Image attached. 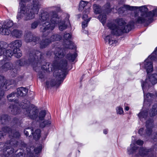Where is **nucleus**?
<instances>
[{
    "instance_id": "1",
    "label": "nucleus",
    "mask_w": 157,
    "mask_h": 157,
    "mask_svg": "<svg viewBox=\"0 0 157 157\" xmlns=\"http://www.w3.org/2000/svg\"><path fill=\"white\" fill-rule=\"evenodd\" d=\"M100 20L105 27L111 30V34L106 36L104 39L106 43L112 45L116 41L114 40V35L119 36L124 33H128L134 28L135 25L146 26L153 22V20Z\"/></svg>"
},
{
    "instance_id": "2",
    "label": "nucleus",
    "mask_w": 157,
    "mask_h": 157,
    "mask_svg": "<svg viewBox=\"0 0 157 157\" xmlns=\"http://www.w3.org/2000/svg\"><path fill=\"white\" fill-rule=\"evenodd\" d=\"M55 60L52 64L46 63V64L42 66V69L49 72L54 71L53 76L55 78L51 82L50 84L48 81L46 82V86L48 88L50 86H59L63 83L67 75V61L62 60V58L64 56V53L61 49L57 48L54 52Z\"/></svg>"
},
{
    "instance_id": "3",
    "label": "nucleus",
    "mask_w": 157,
    "mask_h": 157,
    "mask_svg": "<svg viewBox=\"0 0 157 157\" xmlns=\"http://www.w3.org/2000/svg\"><path fill=\"white\" fill-rule=\"evenodd\" d=\"M7 133L9 134L10 138L12 137L13 138L11 139L9 142H7L5 144L0 143V151H1L0 153L2 154V155L1 156L2 157H7V155H9L12 151L13 152V147L18 146L20 147V149L23 151L22 152H19L16 155V157H24L26 155V157H34L33 153L31 152V147L27 146L23 142L21 141L20 143L14 140L15 138H18L20 136L18 132L9 127H3L2 131H0V139L3 136L6 135Z\"/></svg>"
},
{
    "instance_id": "4",
    "label": "nucleus",
    "mask_w": 157,
    "mask_h": 157,
    "mask_svg": "<svg viewBox=\"0 0 157 157\" xmlns=\"http://www.w3.org/2000/svg\"><path fill=\"white\" fill-rule=\"evenodd\" d=\"M20 11L18 13L17 19H32L37 14L40 7V5L38 0H33L31 8L28 6H25V3L30 0H20Z\"/></svg>"
},
{
    "instance_id": "5",
    "label": "nucleus",
    "mask_w": 157,
    "mask_h": 157,
    "mask_svg": "<svg viewBox=\"0 0 157 157\" xmlns=\"http://www.w3.org/2000/svg\"><path fill=\"white\" fill-rule=\"evenodd\" d=\"M128 154L132 157H157V143L150 148L139 147L133 142L127 148Z\"/></svg>"
},
{
    "instance_id": "6",
    "label": "nucleus",
    "mask_w": 157,
    "mask_h": 157,
    "mask_svg": "<svg viewBox=\"0 0 157 157\" xmlns=\"http://www.w3.org/2000/svg\"><path fill=\"white\" fill-rule=\"evenodd\" d=\"M22 109L21 112L26 117L33 120L36 119L38 117V110L34 105L31 104L28 101L23 102L19 104Z\"/></svg>"
},
{
    "instance_id": "7",
    "label": "nucleus",
    "mask_w": 157,
    "mask_h": 157,
    "mask_svg": "<svg viewBox=\"0 0 157 157\" xmlns=\"http://www.w3.org/2000/svg\"><path fill=\"white\" fill-rule=\"evenodd\" d=\"M13 25L12 20H6L0 23V34L4 35H9L10 33L13 36L17 38H20L23 34L22 31L14 29L11 32L10 28Z\"/></svg>"
},
{
    "instance_id": "8",
    "label": "nucleus",
    "mask_w": 157,
    "mask_h": 157,
    "mask_svg": "<svg viewBox=\"0 0 157 157\" xmlns=\"http://www.w3.org/2000/svg\"><path fill=\"white\" fill-rule=\"evenodd\" d=\"M44 54L39 51L33 50L30 52L29 57L28 60L25 62L24 60H21L17 61L20 66L25 64L31 65L34 67L35 65H38V63L44 58Z\"/></svg>"
},
{
    "instance_id": "9",
    "label": "nucleus",
    "mask_w": 157,
    "mask_h": 157,
    "mask_svg": "<svg viewBox=\"0 0 157 157\" xmlns=\"http://www.w3.org/2000/svg\"><path fill=\"white\" fill-rule=\"evenodd\" d=\"M124 7L131 11L139 9L140 12L136 11L135 12L134 16L137 20H142L147 17L149 18L154 17L153 10L148 12V9L146 6L138 7L125 5Z\"/></svg>"
},
{
    "instance_id": "10",
    "label": "nucleus",
    "mask_w": 157,
    "mask_h": 157,
    "mask_svg": "<svg viewBox=\"0 0 157 157\" xmlns=\"http://www.w3.org/2000/svg\"><path fill=\"white\" fill-rule=\"evenodd\" d=\"M149 82H150L152 84H156L157 82V74H153L148 76V78H146L145 82H141V86L144 94V101H149L152 100V98L155 96L152 94L150 93H148L146 95H145V88L149 86Z\"/></svg>"
},
{
    "instance_id": "11",
    "label": "nucleus",
    "mask_w": 157,
    "mask_h": 157,
    "mask_svg": "<svg viewBox=\"0 0 157 157\" xmlns=\"http://www.w3.org/2000/svg\"><path fill=\"white\" fill-rule=\"evenodd\" d=\"M25 41L27 43L33 42L34 44L40 42V48H46L50 44L49 39L46 38L43 39L40 41V39L39 37L34 36L32 33L29 32L25 34L24 35Z\"/></svg>"
},
{
    "instance_id": "12",
    "label": "nucleus",
    "mask_w": 157,
    "mask_h": 157,
    "mask_svg": "<svg viewBox=\"0 0 157 157\" xmlns=\"http://www.w3.org/2000/svg\"><path fill=\"white\" fill-rule=\"evenodd\" d=\"M49 8L53 10L50 11L48 14L47 12L41 11L40 14L39 15L40 20H57L61 18L60 16L57 13L61 10L59 6H53L50 7Z\"/></svg>"
},
{
    "instance_id": "13",
    "label": "nucleus",
    "mask_w": 157,
    "mask_h": 157,
    "mask_svg": "<svg viewBox=\"0 0 157 157\" xmlns=\"http://www.w3.org/2000/svg\"><path fill=\"white\" fill-rule=\"evenodd\" d=\"M40 24H42V26L40 28V31L42 33L46 32L49 33L54 28L55 24L54 23L50 24L48 20H36L32 23L31 28L33 29L36 28L37 26Z\"/></svg>"
},
{
    "instance_id": "14",
    "label": "nucleus",
    "mask_w": 157,
    "mask_h": 157,
    "mask_svg": "<svg viewBox=\"0 0 157 157\" xmlns=\"http://www.w3.org/2000/svg\"><path fill=\"white\" fill-rule=\"evenodd\" d=\"M8 45L6 42H0V56L2 55L5 60H10L11 57L14 54L13 51L12 52V50L10 49H5Z\"/></svg>"
},
{
    "instance_id": "15",
    "label": "nucleus",
    "mask_w": 157,
    "mask_h": 157,
    "mask_svg": "<svg viewBox=\"0 0 157 157\" xmlns=\"http://www.w3.org/2000/svg\"><path fill=\"white\" fill-rule=\"evenodd\" d=\"M153 60H155L153 54H152L149 56L144 63L140 64V67H143L146 70L148 75L153 71Z\"/></svg>"
},
{
    "instance_id": "16",
    "label": "nucleus",
    "mask_w": 157,
    "mask_h": 157,
    "mask_svg": "<svg viewBox=\"0 0 157 157\" xmlns=\"http://www.w3.org/2000/svg\"><path fill=\"white\" fill-rule=\"evenodd\" d=\"M22 42L20 40H17L12 42L8 45V47L13 49V52L16 57L19 58L22 56V54L19 49L22 45Z\"/></svg>"
},
{
    "instance_id": "17",
    "label": "nucleus",
    "mask_w": 157,
    "mask_h": 157,
    "mask_svg": "<svg viewBox=\"0 0 157 157\" xmlns=\"http://www.w3.org/2000/svg\"><path fill=\"white\" fill-rule=\"evenodd\" d=\"M13 80H6L3 76L0 75V99L4 94V91L6 90L7 86L13 83Z\"/></svg>"
},
{
    "instance_id": "18",
    "label": "nucleus",
    "mask_w": 157,
    "mask_h": 157,
    "mask_svg": "<svg viewBox=\"0 0 157 157\" xmlns=\"http://www.w3.org/2000/svg\"><path fill=\"white\" fill-rule=\"evenodd\" d=\"M50 22V24L54 23L55 26L58 23L59 29L61 31L65 29L67 27V25L64 21V20H48Z\"/></svg>"
},
{
    "instance_id": "19",
    "label": "nucleus",
    "mask_w": 157,
    "mask_h": 157,
    "mask_svg": "<svg viewBox=\"0 0 157 157\" xmlns=\"http://www.w3.org/2000/svg\"><path fill=\"white\" fill-rule=\"evenodd\" d=\"M153 121L151 120H148L146 122V130L145 136H150L152 133L153 127Z\"/></svg>"
},
{
    "instance_id": "20",
    "label": "nucleus",
    "mask_w": 157,
    "mask_h": 157,
    "mask_svg": "<svg viewBox=\"0 0 157 157\" xmlns=\"http://www.w3.org/2000/svg\"><path fill=\"white\" fill-rule=\"evenodd\" d=\"M77 56V54L76 52L75 49L73 51H71L68 53L66 56V58L70 62H73L76 60Z\"/></svg>"
},
{
    "instance_id": "21",
    "label": "nucleus",
    "mask_w": 157,
    "mask_h": 157,
    "mask_svg": "<svg viewBox=\"0 0 157 157\" xmlns=\"http://www.w3.org/2000/svg\"><path fill=\"white\" fill-rule=\"evenodd\" d=\"M88 2L85 1H81L79 4V7L78 10L80 11H82L84 9H86V13H87L89 12L90 10V8L89 7H87V5L88 4Z\"/></svg>"
},
{
    "instance_id": "22",
    "label": "nucleus",
    "mask_w": 157,
    "mask_h": 157,
    "mask_svg": "<svg viewBox=\"0 0 157 157\" xmlns=\"http://www.w3.org/2000/svg\"><path fill=\"white\" fill-rule=\"evenodd\" d=\"M28 92V90L25 88L21 87L17 89V94L21 97L25 96Z\"/></svg>"
},
{
    "instance_id": "23",
    "label": "nucleus",
    "mask_w": 157,
    "mask_h": 157,
    "mask_svg": "<svg viewBox=\"0 0 157 157\" xmlns=\"http://www.w3.org/2000/svg\"><path fill=\"white\" fill-rule=\"evenodd\" d=\"M113 9V8L111 7L110 3L109 2H107L102 7L103 11L107 14L111 13Z\"/></svg>"
},
{
    "instance_id": "24",
    "label": "nucleus",
    "mask_w": 157,
    "mask_h": 157,
    "mask_svg": "<svg viewBox=\"0 0 157 157\" xmlns=\"http://www.w3.org/2000/svg\"><path fill=\"white\" fill-rule=\"evenodd\" d=\"M138 116L141 121L145 120L148 117L147 111V110H142L138 114Z\"/></svg>"
},
{
    "instance_id": "25",
    "label": "nucleus",
    "mask_w": 157,
    "mask_h": 157,
    "mask_svg": "<svg viewBox=\"0 0 157 157\" xmlns=\"http://www.w3.org/2000/svg\"><path fill=\"white\" fill-rule=\"evenodd\" d=\"M93 8L94 13L96 14H99L102 12V8L98 5L94 4L93 6Z\"/></svg>"
},
{
    "instance_id": "26",
    "label": "nucleus",
    "mask_w": 157,
    "mask_h": 157,
    "mask_svg": "<svg viewBox=\"0 0 157 157\" xmlns=\"http://www.w3.org/2000/svg\"><path fill=\"white\" fill-rule=\"evenodd\" d=\"M13 64L10 62H8L3 65L2 67V69L5 71L11 70L13 67Z\"/></svg>"
},
{
    "instance_id": "27",
    "label": "nucleus",
    "mask_w": 157,
    "mask_h": 157,
    "mask_svg": "<svg viewBox=\"0 0 157 157\" xmlns=\"http://www.w3.org/2000/svg\"><path fill=\"white\" fill-rule=\"evenodd\" d=\"M157 114V104H155L152 109L149 112V115L151 117L154 116Z\"/></svg>"
},
{
    "instance_id": "28",
    "label": "nucleus",
    "mask_w": 157,
    "mask_h": 157,
    "mask_svg": "<svg viewBox=\"0 0 157 157\" xmlns=\"http://www.w3.org/2000/svg\"><path fill=\"white\" fill-rule=\"evenodd\" d=\"M62 38V37L59 35L55 34L51 36L49 39V41L50 42V43L52 42L55 41H57L60 40Z\"/></svg>"
},
{
    "instance_id": "29",
    "label": "nucleus",
    "mask_w": 157,
    "mask_h": 157,
    "mask_svg": "<svg viewBox=\"0 0 157 157\" xmlns=\"http://www.w3.org/2000/svg\"><path fill=\"white\" fill-rule=\"evenodd\" d=\"M10 108L11 109L12 113L13 114H17L20 111V109L14 105H10Z\"/></svg>"
},
{
    "instance_id": "30",
    "label": "nucleus",
    "mask_w": 157,
    "mask_h": 157,
    "mask_svg": "<svg viewBox=\"0 0 157 157\" xmlns=\"http://www.w3.org/2000/svg\"><path fill=\"white\" fill-rule=\"evenodd\" d=\"M40 130L38 129L35 130L34 133L32 134L33 135V138L35 140H37L39 139L40 136Z\"/></svg>"
},
{
    "instance_id": "31",
    "label": "nucleus",
    "mask_w": 157,
    "mask_h": 157,
    "mask_svg": "<svg viewBox=\"0 0 157 157\" xmlns=\"http://www.w3.org/2000/svg\"><path fill=\"white\" fill-rule=\"evenodd\" d=\"M8 116L7 115H3L0 117L1 123L2 124H6L8 121Z\"/></svg>"
},
{
    "instance_id": "32",
    "label": "nucleus",
    "mask_w": 157,
    "mask_h": 157,
    "mask_svg": "<svg viewBox=\"0 0 157 157\" xmlns=\"http://www.w3.org/2000/svg\"><path fill=\"white\" fill-rule=\"evenodd\" d=\"M16 95L15 93L13 92L8 95L7 98L8 101H15L16 100L14 97Z\"/></svg>"
},
{
    "instance_id": "33",
    "label": "nucleus",
    "mask_w": 157,
    "mask_h": 157,
    "mask_svg": "<svg viewBox=\"0 0 157 157\" xmlns=\"http://www.w3.org/2000/svg\"><path fill=\"white\" fill-rule=\"evenodd\" d=\"M51 124V121L49 120H45L41 122L40 124V127L41 128H44V127L48 126Z\"/></svg>"
},
{
    "instance_id": "34",
    "label": "nucleus",
    "mask_w": 157,
    "mask_h": 157,
    "mask_svg": "<svg viewBox=\"0 0 157 157\" xmlns=\"http://www.w3.org/2000/svg\"><path fill=\"white\" fill-rule=\"evenodd\" d=\"M64 46L65 48L69 49H72L75 48L74 44L71 41H69L65 43Z\"/></svg>"
},
{
    "instance_id": "35",
    "label": "nucleus",
    "mask_w": 157,
    "mask_h": 157,
    "mask_svg": "<svg viewBox=\"0 0 157 157\" xmlns=\"http://www.w3.org/2000/svg\"><path fill=\"white\" fill-rule=\"evenodd\" d=\"M46 114V113L45 110H42L39 113L38 116L39 120L40 121L43 120Z\"/></svg>"
},
{
    "instance_id": "36",
    "label": "nucleus",
    "mask_w": 157,
    "mask_h": 157,
    "mask_svg": "<svg viewBox=\"0 0 157 157\" xmlns=\"http://www.w3.org/2000/svg\"><path fill=\"white\" fill-rule=\"evenodd\" d=\"M33 129L32 128H25L24 130V132L25 135L27 136H28L29 133L31 134H33Z\"/></svg>"
},
{
    "instance_id": "37",
    "label": "nucleus",
    "mask_w": 157,
    "mask_h": 157,
    "mask_svg": "<svg viewBox=\"0 0 157 157\" xmlns=\"http://www.w3.org/2000/svg\"><path fill=\"white\" fill-rule=\"evenodd\" d=\"M116 110L117 113L119 115H124V112L122 107L120 106H118L116 107Z\"/></svg>"
},
{
    "instance_id": "38",
    "label": "nucleus",
    "mask_w": 157,
    "mask_h": 157,
    "mask_svg": "<svg viewBox=\"0 0 157 157\" xmlns=\"http://www.w3.org/2000/svg\"><path fill=\"white\" fill-rule=\"evenodd\" d=\"M90 20H84L82 23V31L83 32L86 33V30H84L83 29L87 27L88 24Z\"/></svg>"
},
{
    "instance_id": "39",
    "label": "nucleus",
    "mask_w": 157,
    "mask_h": 157,
    "mask_svg": "<svg viewBox=\"0 0 157 157\" xmlns=\"http://www.w3.org/2000/svg\"><path fill=\"white\" fill-rule=\"evenodd\" d=\"M63 37L65 40V43H66L69 41H70V39H71V36L69 33H65Z\"/></svg>"
},
{
    "instance_id": "40",
    "label": "nucleus",
    "mask_w": 157,
    "mask_h": 157,
    "mask_svg": "<svg viewBox=\"0 0 157 157\" xmlns=\"http://www.w3.org/2000/svg\"><path fill=\"white\" fill-rule=\"evenodd\" d=\"M132 142L134 143L135 145L136 144L139 146H142L144 144V141L141 140H138L136 141H132L131 143Z\"/></svg>"
},
{
    "instance_id": "41",
    "label": "nucleus",
    "mask_w": 157,
    "mask_h": 157,
    "mask_svg": "<svg viewBox=\"0 0 157 157\" xmlns=\"http://www.w3.org/2000/svg\"><path fill=\"white\" fill-rule=\"evenodd\" d=\"M39 78L40 79L41 82L44 81L45 79V77L44 73L41 72H40L38 73Z\"/></svg>"
},
{
    "instance_id": "42",
    "label": "nucleus",
    "mask_w": 157,
    "mask_h": 157,
    "mask_svg": "<svg viewBox=\"0 0 157 157\" xmlns=\"http://www.w3.org/2000/svg\"><path fill=\"white\" fill-rule=\"evenodd\" d=\"M98 18L99 20H106V15L104 13L101 14L99 15Z\"/></svg>"
},
{
    "instance_id": "43",
    "label": "nucleus",
    "mask_w": 157,
    "mask_h": 157,
    "mask_svg": "<svg viewBox=\"0 0 157 157\" xmlns=\"http://www.w3.org/2000/svg\"><path fill=\"white\" fill-rule=\"evenodd\" d=\"M41 149L42 147L41 146H40L34 149V151L36 154H37L40 152Z\"/></svg>"
},
{
    "instance_id": "44",
    "label": "nucleus",
    "mask_w": 157,
    "mask_h": 157,
    "mask_svg": "<svg viewBox=\"0 0 157 157\" xmlns=\"http://www.w3.org/2000/svg\"><path fill=\"white\" fill-rule=\"evenodd\" d=\"M17 73V70L15 68H13V70L11 72V74L12 76L14 77Z\"/></svg>"
},
{
    "instance_id": "45",
    "label": "nucleus",
    "mask_w": 157,
    "mask_h": 157,
    "mask_svg": "<svg viewBox=\"0 0 157 157\" xmlns=\"http://www.w3.org/2000/svg\"><path fill=\"white\" fill-rule=\"evenodd\" d=\"M63 17H61L60 19H63L65 20H69L70 15L67 13H63Z\"/></svg>"
},
{
    "instance_id": "46",
    "label": "nucleus",
    "mask_w": 157,
    "mask_h": 157,
    "mask_svg": "<svg viewBox=\"0 0 157 157\" xmlns=\"http://www.w3.org/2000/svg\"><path fill=\"white\" fill-rule=\"evenodd\" d=\"M125 5H124V6L123 7H120L117 10V8H115V9L116 10V11H117L119 13H122V12L121 11L122 10H123V9H126V10H128V9H127L126 8H125L124 7V6H125ZM122 13H123V12H122Z\"/></svg>"
},
{
    "instance_id": "47",
    "label": "nucleus",
    "mask_w": 157,
    "mask_h": 157,
    "mask_svg": "<svg viewBox=\"0 0 157 157\" xmlns=\"http://www.w3.org/2000/svg\"><path fill=\"white\" fill-rule=\"evenodd\" d=\"M153 55V56L154 57V59H155V60H156V58H157V47L156 49H155L154 52L151 54L152 55V54Z\"/></svg>"
},
{
    "instance_id": "48",
    "label": "nucleus",
    "mask_w": 157,
    "mask_h": 157,
    "mask_svg": "<svg viewBox=\"0 0 157 157\" xmlns=\"http://www.w3.org/2000/svg\"><path fill=\"white\" fill-rule=\"evenodd\" d=\"M143 132L144 128H140L138 131V133L141 136L144 134L143 133Z\"/></svg>"
},
{
    "instance_id": "49",
    "label": "nucleus",
    "mask_w": 157,
    "mask_h": 157,
    "mask_svg": "<svg viewBox=\"0 0 157 157\" xmlns=\"http://www.w3.org/2000/svg\"><path fill=\"white\" fill-rule=\"evenodd\" d=\"M153 14L154 17H157V9L153 10Z\"/></svg>"
},
{
    "instance_id": "50",
    "label": "nucleus",
    "mask_w": 157,
    "mask_h": 157,
    "mask_svg": "<svg viewBox=\"0 0 157 157\" xmlns=\"http://www.w3.org/2000/svg\"><path fill=\"white\" fill-rule=\"evenodd\" d=\"M154 133H153L152 135H151V137H152V138L153 140L155 141H157V134H156V136H155V137H153V136L154 135Z\"/></svg>"
},
{
    "instance_id": "51",
    "label": "nucleus",
    "mask_w": 157,
    "mask_h": 157,
    "mask_svg": "<svg viewBox=\"0 0 157 157\" xmlns=\"http://www.w3.org/2000/svg\"><path fill=\"white\" fill-rule=\"evenodd\" d=\"M88 17L87 15L86 14H85L82 17V18L83 20H88L87 18Z\"/></svg>"
},
{
    "instance_id": "52",
    "label": "nucleus",
    "mask_w": 157,
    "mask_h": 157,
    "mask_svg": "<svg viewBox=\"0 0 157 157\" xmlns=\"http://www.w3.org/2000/svg\"><path fill=\"white\" fill-rule=\"evenodd\" d=\"M75 16L76 17V19H79L80 18V17H81V15L80 14H79L76 15Z\"/></svg>"
},
{
    "instance_id": "53",
    "label": "nucleus",
    "mask_w": 157,
    "mask_h": 157,
    "mask_svg": "<svg viewBox=\"0 0 157 157\" xmlns=\"http://www.w3.org/2000/svg\"><path fill=\"white\" fill-rule=\"evenodd\" d=\"M129 107L127 106H125L124 109L126 111H128L129 110Z\"/></svg>"
},
{
    "instance_id": "54",
    "label": "nucleus",
    "mask_w": 157,
    "mask_h": 157,
    "mask_svg": "<svg viewBox=\"0 0 157 157\" xmlns=\"http://www.w3.org/2000/svg\"><path fill=\"white\" fill-rule=\"evenodd\" d=\"M108 130L107 129H105L103 131V132L105 134H106L107 133Z\"/></svg>"
},
{
    "instance_id": "55",
    "label": "nucleus",
    "mask_w": 157,
    "mask_h": 157,
    "mask_svg": "<svg viewBox=\"0 0 157 157\" xmlns=\"http://www.w3.org/2000/svg\"><path fill=\"white\" fill-rule=\"evenodd\" d=\"M17 120L16 118H14V122H15L16 123H17Z\"/></svg>"
},
{
    "instance_id": "56",
    "label": "nucleus",
    "mask_w": 157,
    "mask_h": 157,
    "mask_svg": "<svg viewBox=\"0 0 157 157\" xmlns=\"http://www.w3.org/2000/svg\"><path fill=\"white\" fill-rule=\"evenodd\" d=\"M152 17H151V18H148L147 17V18H145V19H142V20H146V18H148V19H149V20H150V19H151V18H152Z\"/></svg>"
},
{
    "instance_id": "57",
    "label": "nucleus",
    "mask_w": 157,
    "mask_h": 157,
    "mask_svg": "<svg viewBox=\"0 0 157 157\" xmlns=\"http://www.w3.org/2000/svg\"><path fill=\"white\" fill-rule=\"evenodd\" d=\"M156 97H157V93L155 94Z\"/></svg>"
},
{
    "instance_id": "58",
    "label": "nucleus",
    "mask_w": 157,
    "mask_h": 157,
    "mask_svg": "<svg viewBox=\"0 0 157 157\" xmlns=\"http://www.w3.org/2000/svg\"><path fill=\"white\" fill-rule=\"evenodd\" d=\"M155 70L157 71V67H156Z\"/></svg>"
},
{
    "instance_id": "59",
    "label": "nucleus",
    "mask_w": 157,
    "mask_h": 157,
    "mask_svg": "<svg viewBox=\"0 0 157 157\" xmlns=\"http://www.w3.org/2000/svg\"><path fill=\"white\" fill-rule=\"evenodd\" d=\"M21 79H22V78H23V77L21 76Z\"/></svg>"
},
{
    "instance_id": "60",
    "label": "nucleus",
    "mask_w": 157,
    "mask_h": 157,
    "mask_svg": "<svg viewBox=\"0 0 157 157\" xmlns=\"http://www.w3.org/2000/svg\"><path fill=\"white\" fill-rule=\"evenodd\" d=\"M47 134L46 135V137L47 136Z\"/></svg>"
},
{
    "instance_id": "61",
    "label": "nucleus",
    "mask_w": 157,
    "mask_h": 157,
    "mask_svg": "<svg viewBox=\"0 0 157 157\" xmlns=\"http://www.w3.org/2000/svg\"><path fill=\"white\" fill-rule=\"evenodd\" d=\"M47 55H48V53H47Z\"/></svg>"
}]
</instances>
